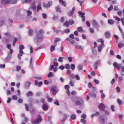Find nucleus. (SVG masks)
Masks as SVG:
<instances>
[{"label": "nucleus", "mask_w": 124, "mask_h": 124, "mask_svg": "<svg viewBox=\"0 0 124 124\" xmlns=\"http://www.w3.org/2000/svg\"><path fill=\"white\" fill-rule=\"evenodd\" d=\"M75 47L77 49H79L81 48L82 50H83V46H80L78 45H75Z\"/></svg>", "instance_id": "25"}, {"label": "nucleus", "mask_w": 124, "mask_h": 124, "mask_svg": "<svg viewBox=\"0 0 124 124\" xmlns=\"http://www.w3.org/2000/svg\"><path fill=\"white\" fill-rule=\"evenodd\" d=\"M83 65L82 64L79 65L77 67V68L79 70H82L83 68Z\"/></svg>", "instance_id": "23"}, {"label": "nucleus", "mask_w": 124, "mask_h": 124, "mask_svg": "<svg viewBox=\"0 0 124 124\" xmlns=\"http://www.w3.org/2000/svg\"><path fill=\"white\" fill-rule=\"evenodd\" d=\"M12 98L14 100H16L17 99V97L16 95H13L12 96Z\"/></svg>", "instance_id": "61"}, {"label": "nucleus", "mask_w": 124, "mask_h": 124, "mask_svg": "<svg viewBox=\"0 0 124 124\" xmlns=\"http://www.w3.org/2000/svg\"><path fill=\"white\" fill-rule=\"evenodd\" d=\"M41 7L40 5L39 4L37 7V10H36V12L38 11L39 10L41 9Z\"/></svg>", "instance_id": "44"}, {"label": "nucleus", "mask_w": 124, "mask_h": 124, "mask_svg": "<svg viewBox=\"0 0 124 124\" xmlns=\"http://www.w3.org/2000/svg\"><path fill=\"white\" fill-rule=\"evenodd\" d=\"M31 8L33 9V11L35 13L36 12V6L34 4L32 3L31 4Z\"/></svg>", "instance_id": "19"}, {"label": "nucleus", "mask_w": 124, "mask_h": 124, "mask_svg": "<svg viewBox=\"0 0 124 124\" xmlns=\"http://www.w3.org/2000/svg\"><path fill=\"white\" fill-rule=\"evenodd\" d=\"M117 101L119 105H120L123 103L122 101L119 98H118L117 99Z\"/></svg>", "instance_id": "34"}, {"label": "nucleus", "mask_w": 124, "mask_h": 124, "mask_svg": "<svg viewBox=\"0 0 124 124\" xmlns=\"http://www.w3.org/2000/svg\"><path fill=\"white\" fill-rule=\"evenodd\" d=\"M26 95L27 96H31L32 95L33 93L31 92L30 91L27 93Z\"/></svg>", "instance_id": "26"}, {"label": "nucleus", "mask_w": 124, "mask_h": 124, "mask_svg": "<svg viewBox=\"0 0 124 124\" xmlns=\"http://www.w3.org/2000/svg\"><path fill=\"white\" fill-rule=\"evenodd\" d=\"M97 41L99 42H100L101 43V44H102V45H104V41L102 39H99L97 40Z\"/></svg>", "instance_id": "40"}, {"label": "nucleus", "mask_w": 124, "mask_h": 124, "mask_svg": "<svg viewBox=\"0 0 124 124\" xmlns=\"http://www.w3.org/2000/svg\"><path fill=\"white\" fill-rule=\"evenodd\" d=\"M121 21L123 25L124 26V19L123 18H121Z\"/></svg>", "instance_id": "64"}, {"label": "nucleus", "mask_w": 124, "mask_h": 124, "mask_svg": "<svg viewBox=\"0 0 124 124\" xmlns=\"http://www.w3.org/2000/svg\"><path fill=\"white\" fill-rule=\"evenodd\" d=\"M75 77L76 78V79L77 80H79L80 78L78 75H76L75 76Z\"/></svg>", "instance_id": "47"}, {"label": "nucleus", "mask_w": 124, "mask_h": 124, "mask_svg": "<svg viewBox=\"0 0 124 124\" xmlns=\"http://www.w3.org/2000/svg\"><path fill=\"white\" fill-rule=\"evenodd\" d=\"M33 32V31L32 29H30L28 31V34L30 35H32V33Z\"/></svg>", "instance_id": "38"}, {"label": "nucleus", "mask_w": 124, "mask_h": 124, "mask_svg": "<svg viewBox=\"0 0 124 124\" xmlns=\"http://www.w3.org/2000/svg\"><path fill=\"white\" fill-rule=\"evenodd\" d=\"M53 30L56 33H58L61 31L60 30H58L56 29L55 27L53 28Z\"/></svg>", "instance_id": "28"}, {"label": "nucleus", "mask_w": 124, "mask_h": 124, "mask_svg": "<svg viewBox=\"0 0 124 124\" xmlns=\"http://www.w3.org/2000/svg\"><path fill=\"white\" fill-rule=\"evenodd\" d=\"M75 65L74 64H72L70 65V68L73 70L75 69Z\"/></svg>", "instance_id": "31"}, {"label": "nucleus", "mask_w": 124, "mask_h": 124, "mask_svg": "<svg viewBox=\"0 0 124 124\" xmlns=\"http://www.w3.org/2000/svg\"><path fill=\"white\" fill-rule=\"evenodd\" d=\"M31 83L29 81L26 82L25 83V87L26 88H28L30 86Z\"/></svg>", "instance_id": "16"}, {"label": "nucleus", "mask_w": 124, "mask_h": 124, "mask_svg": "<svg viewBox=\"0 0 124 124\" xmlns=\"http://www.w3.org/2000/svg\"><path fill=\"white\" fill-rule=\"evenodd\" d=\"M56 45H52L50 48V51L51 52H52L54 51L55 49V47Z\"/></svg>", "instance_id": "18"}, {"label": "nucleus", "mask_w": 124, "mask_h": 124, "mask_svg": "<svg viewBox=\"0 0 124 124\" xmlns=\"http://www.w3.org/2000/svg\"><path fill=\"white\" fill-rule=\"evenodd\" d=\"M118 79L119 82H122L123 80V78L122 77H119L118 78Z\"/></svg>", "instance_id": "52"}, {"label": "nucleus", "mask_w": 124, "mask_h": 124, "mask_svg": "<svg viewBox=\"0 0 124 124\" xmlns=\"http://www.w3.org/2000/svg\"><path fill=\"white\" fill-rule=\"evenodd\" d=\"M114 21L111 19H109L108 20V23L110 25H112L114 23Z\"/></svg>", "instance_id": "20"}, {"label": "nucleus", "mask_w": 124, "mask_h": 124, "mask_svg": "<svg viewBox=\"0 0 124 124\" xmlns=\"http://www.w3.org/2000/svg\"><path fill=\"white\" fill-rule=\"evenodd\" d=\"M69 24L72 25L74 23V21L72 20H70L68 21Z\"/></svg>", "instance_id": "37"}, {"label": "nucleus", "mask_w": 124, "mask_h": 124, "mask_svg": "<svg viewBox=\"0 0 124 124\" xmlns=\"http://www.w3.org/2000/svg\"><path fill=\"white\" fill-rule=\"evenodd\" d=\"M75 77L74 76V75L73 74H72L70 75L69 77V78L70 79V78H74Z\"/></svg>", "instance_id": "56"}, {"label": "nucleus", "mask_w": 124, "mask_h": 124, "mask_svg": "<svg viewBox=\"0 0 124 124\" xmlns=\"http://www.w3.org/2000/svg\"><path fill=\"white\" fill-rule=\"evenodd\" d=\"M104 35L106 38H109L111 37L110 32L109 31L106 32L104 33Z\"/></svg>", "instance_id": "14"}, {"label": "nucleus", "mask_w": 124, "mask_h": 124, "mask_svg": "<svg viewBox=\"0 0 124 124\" xmlns=\"http://www.w3.org/2000/svg\"><path fill=\"white\" fill-rule=\"evenodd\" d=\"M100 122L102 124H104L105 123V120L106 119L107 120V117H103L102 116H100Z\"/></svg>", "instance_id": "11"}, {"label": "nucleus", "mask_w": 124, "mask_h": 124, "mask_svg": "<svg viewBox=\"0 0 124 124\" xmlns=\"http://www.w3.org/2000/svg\"><path fill=\"white\" fill-rule=\"evenodd\" d=\"M28 46L30 48V53H31L33 52V50L32 49V47L30 45H28Z\"/></svg>", "instance_id": "55"}, {"label": "nucleus", "mask_w": 124, "mask_h": 124, "mask_svg": "<svg viewBox=\"0 0 124 124\" xmlns=\"http://www.w3.org/2000/svg\"><path fill=\"white\" fill-rule=\"evenodd\" d=\"M59 2L61 3V4L64 7H66V4L65 1H63L62 0H59Z\"/></svg>", "instance_id": "22"}, {"label": "nucleus", "mask_w": 124, "mask_h": 124, "mask_svg": "<svg viewBox=\"0 0 124 124\" xmlns=\"http://www.w3.org/2000/svg\"><path fill=\"white\" fill-rule=\"evenodd\" d=\"M113 65L114 67L117 68V69L119 70L121 68V70L122 72L124 73V66L121 67L122 65L121 64H118L116 62H114L113 63Z\"/></svg>", "instance_id": "1"}, {"label": "nucleus", "mask_w": 124, "mask_h": 124, "mask_svg": "<svg viewBox=\"0 0 124 124\" xmlns=\"http://www.w3.org/2000/svg\"><path fill=\"white\" fill-rule=\"evenodd\" d=\"M17 40V38H15L14 39V40L13 41V42L12 44V45L13 46H14L16 43V42Z\"/></svg>", "instance_id": "48"}, {"label": "nucleus", "mask_w": 124, "mask_h": 124, "mask_svg": "<svg viewBox=\"0 0 124 124\" xmlns=\"http://www.w3.org/2000/svg\"><path fill=\"white\" fill-rule=\"evenodd\" d=\"M80 122L81 123H83L84 124H86V121L84 119H81L80 120Z\"/></svg>", "instance_id": "53"}, {"label": "nucleus", "mask_w": 124, "mask_h": 124, "mask_svg": "<svg viewBox=\"0 0 124 124\" xmlns=\"http://www.w3.org/2000/svg\"><path fill=\"white\" fill-rule=\"evenodd\" d=\"M42 108L44 110H45L47 109V107L45 104H44L43 105Z\"/></svg>", "instance_id": "27"}, {"label": "nucleus", "mask_w": 124, "mask_h": 124, "mask_svg": "<svg viewBox=\"0 0 124 124\" xmlns=\"http://www.w3.org/2000/svg\"><path fill=\"white\" fill-rule=\"evenodd\" d=\"M76 98L77 101L75 102V104L78 105H82L83 103V99L81 97H77Z\"/></svg>", "instance_id": "4"}, {"label": "nucleus", "mask_w": 124, "mask_h": 124, "mask_svg": "<svg viewBox=\"0 0 124 124\" xmlns=\"http://www.w3.org/2000/svg\"><path fill=\"white\" fill-rule=\"evenodd\" d=\"M91 23L93 27L98 30L99 27V25L97 21L93 19L91 21Z\"/></svg>", "instance_id": "3"}, {"label": "nucleus", "mask_w": 124, "mask_h": 124, "mask_svg": "<svg viewBox=\"0 0 124 124\" xmlns=\"http://www.w3.org/2000/svg\"><path fill=\"white\" fill-rule=\"evenodd\" d=\"M59 68L60 70H63L65 68V67L63 65H61L59 67Z\"/></svg>", "instance_id": "60"}, {"label": "nucleus", "mask_w": 124, "mask_h": 124, "mask_svg": "<svg viewBox=\"0 0 124 124\" xmlns=\"http://www.w3.org/2000/svg\"><path fill=\"white\" fill-rule=\"evenodd\" d=\"M44 47H45L44 46V45H43L41 46H40L38 47H37L36 49L35 50L37 51L38 50L40 49H41L44 48Z\"/></svg>", "instance_id": "33"}, {"label": "nucleus", "mask_w": 124, "mask_h": 124, "mask_svg": "<svg viewBox=\"0 0 124 124\" xmlns=\"http://www.w3.org/2000/svg\"><path fill=\"white\" fill-rule=\"evenodd\" d=\"M37 35L40 34L42 35L43 33V31L42 29L40 30L38 32L36 31Z\"/></svg>", "instance_id": "24"}, {"label": "nucleus", "mask_w": 124, "mask_h": 124, "mask_svg": "<svg viewBox=\"0 0 124 124\" xmlns=\"http://www.w3.org/2000/svg\"><path fill=\"white\" fill-rule=\"evenodd\" d=\"M89 95L90 96L94 97H95L96 96V94L93 92H90L89 93Z\"/></svg>", "instance_id": "21"}, {"label": "nucleus", "mask_w": 124, "mask_h": 124, "mask_svg": "<svg viewBox=\"0 0 124 124\" xmlns=\"http://www.w3.org/2000/svg\"><path fill=\"white\" fill-rule=\"evenodd\" d=\"M4 23V20H0V26H1Z\"/></svg>", "instance_id": "42"}, {"label": "nucleus", "mask_w": 124, "mask_h": 124, "mask_svg": "<svg viewBox=\"0 0 124 124\" xmlns=\"http://www.w3.org/2000/svg\"><path fill=\"white\" fill-rule=\"evenodd\" d=\"M64 57H59L58 59L59 62H63V59L64 58Z\"/></svg>", "instance_id": "35"}, {"label": "nucleus", "mask_w": 124, "mask_h": 124, "mask_svg": "<svg viewBox=\"0 0 124 124\" xmlns=\"http://www.w3.org/2000/svg\"><path fill=\"white\" fill-rule=\"evenodd\" d=\"M74 13L72 11H70L68 13V14L69 16H71Z\"/></svg>", "instance_id": "46"}, {"label": "nucleus", "mask_w": 124, "mask_h": 124, "mask_svg": "<svg viewBox=\"0 0 124 124\" xmlns=\"http://www.w3.org/2000/svg\"><path fill=\"white\" fill-rule=\"evenodd\" d=\"M118 47L119 48H120L123 47L124 46V44L122 43H119L118 44Z\"/></svg>", "instance_id": "36"}, {"label": "nucleus", "mask_w": 124, "mask_h": 124, "mask_svg": "<svg viewBox=\"0 0 124 124\" xmlns=\"http://www.w3.org/2000/svg\"><path fill=\"white\" fill-rule=\"evenodd\" d=\"M11 0H2L1 1L2 3L3 4H8L11 1Z\"/></svg>", "instance_id": "15"}, {"label": "nucleus", "mask_w": 124, "mask_h": 124, "mask_svg": "<svg viewBox=\"0 0 124 124\" xmlns=\"http://www.w3.org/2000/svg\"><path fill=\"white\" fill-rule=\"evenodd\" d=\"M24 46L23 45H20L19 46V49H20L19 50H21L22 51V50L24 48Z\"/></svg>", "instance_id": "43"}, {"label": "nucleus", "mask_w": 124, "mask_h": 124, "mask_svg": "<svg viewBox=\"0 0 124 124\" xmlns=\"http://www.w3.org/2000/svg\"><path fill=\"white\" fill-rule=\"evenodd\" d=\"M42 119L41 116L39 115H38L37 118L33 121H32V124H38L42 121Z\"/></svg>", "instance_id": "2"}, {"label": "nucleus", "mask_w": 124, "mask_h": 124, "mask_svg": "<svg viewBox=\"0 0 124 124\" xmlns=\"http://www.w3.org/2000/svg\"><path fill=\"white\" fill-rule=\"evenodd\" d=\"M78 13L80 15V16L82 17V21H84L85 20V17L84 16L85 14L80 11L78 12Z\"/></svg>", "instance_id": "9"}, {"label": "nucleus", "mask_w": 124, "mask_h": 124, "mask_svg": "<svg viewBox=\"0 0 124 124\" xmlns=\"http://www.w3.org/2000/svg\"><path fill=\"white\" fill-rule=\"evenodd\" d=\"M101 62L100 60H98L94 63L93 65V66L95 69H96L97 68L98 66V64L100 63Z\"/></svg>", "instance_id": "7"}, {"label": "nucleus", "mask_w": 124, "mask_h": 124, "mask_svg": "<svg viewBox=\"0 0 124 124\" xmlns=\"http://www.w3.org/2000/svg\"><path fill=\"white\" fill-rule=\"evenodd\" d=\"M6 47L8 49H11V46L9 44H7V45Z\"/></svg>", "instance_id": "58"}, {"label": "nucleus", "mask_w": 124, "mask_h": 124, "mask_svg": "<svg viewBox=\"0 0 124 124\" xmlns=\"http://www.w3.org/2000/svg\"><path fill=\"white\" fill-rule=\"evenodd\" d=\"M60 41V39L59 38H56L55 39L54 41V43L56 44L57 42Z\"/></svg>", "instance_id": "54"}, {"label": "nucleus", "mask_w": 124, "mask_h": 124, "mask_svg": "<svg viewBox=\"0 0 124 124\" xmlns=\"http://www.w3.org/2000/svg\"><path fill=\"white\" fill-rule=\"evenodd\" d=\"M30 112L32 114H34L36 112V111L34 108H32Z\"/></svg>", "instance_id": "49"}, {"label": "nucleus", "mask_w": 124, "mask_h": 124, "mask_svg": "<svg viewBox=\"0 0 124 124\" xmlns=\"http://www.w3.org/2000/svg\"><path fill=\"white\" fill-rule=\"evenodd\" d=\"M47 99L50 102H51L53 101V99L49 97L48 95L47 96Z\"/></svg>", "instance_id": "39"}, {"label": "nucleus", "mask_w": 124, "mask_h": 124, "mask_svg": "<svg viewBox=\"0 0 124 124\" xmlns=\"http://www.w3.org/2000/svg\"><path fill=\"white\" fill-rule=\"evenodd\" d=\"M51 90L53 93V95H55L58 92V88L56 86H53L51 88Z\"/></svg>", "instance_id": "5"}, {"label": "nucleus", "mask_w": 124, "mask_h": 124, "mask_svg": "<svg viewBox=\"0 0 124 124\" xmlns=\"http://www.w3.org/2000/svg\"><path fill=\"white\" fill-rule=\"evenodd\" d=\"M53 74L52 72H50L48 74V77L49 78L53 76Z\"/></svg>", "instance_id": "41"}, {"label": "nucleus", "mask_w": 124, "mask_h": 124, "mask_svg": "<svg viewBox=\"0 0 124 124\" xmlns=\"http://www.w3.org/2000/svg\"><path fill=\"white\" fill-rule=\"evenodd\" d=\"M63 25L64 26H67L68 27L69 26V24L68 22L66 21L64 23Z\"/></svg>", "instance_id": "30"}, {"label": "nucleus", "mask_w": 124, "mask_h": 124, "mask_svg": "<svg viewBox=\"0 0 124 124\" xmlns=\"http://www.w3.org/2000/svg\"><path fill=\"white\" fill-rule=\"evenodd\" d=\"M43 37L42 35H37L36 36V39L38 42H40L42 41Z\"/></svg>", "instance_id": "6"}, {"label": "nucleus", "mask_w": 124, "mask_h": 124, "mask_svg": "<svg viewBox=\"0 0 124 124\" xmlns=\"http://www.w3.org/2000/svg\"><path fill=\"white\" fill-rule=\"evenodd\" d=\"M23 54V51L19 50V53L17 54V57L19 60L21 59V57L22 56Z\"/></svg>", "instance_id": "13"}, {"label": "nucleus", "mask_w": 124, "mask_h": 124, "mask_svg": "<svg viewBox=\"0 0 124 124\" xmlns=\"http://www.w3.org/2000/svg\"><path fill=\"white\" fill-rule=\"evenodd\" d=\"M64 67L66 69H69L70 68V65L68 64H65Z\"/></svg>", "instance_id": "45"}, {"label": "nucleus", "mask_w": 124, "mask_h": 124, "mask_svg": "<svg viewBox=\"0 0 124 124\" xmlns=\"http://www.w3.org/2000/svg\"><path fill=\"white\" fill-rule=\"evenodd\" d=\"M55 9L57 12H61V11L60 10V8L58 6L56 7H55Z\"/></svg>", "instance_id": "29"}, {"label": "nucleus", "mask_w": 124, "mask_h": 124, "mask_svg": "<svg viewBox=\"0 0 124 124\" xmlns=\"http://www.w3.org/2000/svg\"><path fill=\"white\" fill-rule=\"evenodd\" d=\"M77 30L79 32H81L82 30V27H80L77 28Z\"/></svg>", "instance_id": "50"}, {"label": "nucleus", "mask_w": 124, "mask_h": 124, "mask_svg": "<svg viewBox=\"0 0 124 124\" xmlns=\"http://www.w3.org/2000/svg\"><path fill=\"white\" fill-rule=\"evenodd\" d=\"M69 38L72 39H74V36L73 34H71L69 36Z\"/></svg>", "instance_id": "51"}, {"label": "nucleus", "mask_w": 124, "mask_h": 124, "mask_svg": "<svg viewBox=\"0 0 124 124\" xmlns=\"http://www.w3.org/2000/svg\"><path fill=\"white\" fill-rule=\"evenodd\" d=\"M11 56L12 55L10 54L8 52L7 56L5 59V61L6 62H9L11 59Z\"/></svg>", "instance_id": "10"}, {"label": "nucleus", "mask_w": 124, "mask_h": 124, "mask_svg": "<svg viewBox=\"0 0 124 124\" xmlns=\"http://www.w3.org/2000/svg\"><path fill=\"white\" fill-rule=\"evenodd\" d=\"M65 88L66 89L68 90L70 88V87L68 85H66L64 86Z\"/></svg>", "instance_id": "63"}, {"label": "nucleus", "mask_w": 124, "mask_h": 124, "mask_svg": "<svg viewBox=\"0 0 124 124\" xmlns=\"http://www.w3.org/2000/svg\"><path fill=\"white\" fill-rule=\"evenodd\" d=\"M52 4V2L51 1H49L48 2L47 4L43 3V5L44 8H47L51 5Z\"/></svg>", "instance_id": "12"}, {"label": "nucleus", "mask_w": 124, "mask_h": 124, "mask_svg": "<svg viewBox=\"0 0 124 124\" xmlns=\"http://www.w3.org/2000/svg\"><path fill=\"white\" fill-rule=\"evenodd\" d=\"M104 46V45L101 44L98 47V51L99 52H101Z\"/></svg>", "instance_id": "17"}, {"label": "nucleus", "mask_w": 124, "mask_h": 124, "mask_svg": "<svg viewBox=\"0 0 124 124\" xmlns=\"http://www.w3.org/2000/svg\"><path fill=\"white\" fill-rule=\"evenodd\" d=\"M58 18V16H54L53 17V19L54 20H55L57 19Z\"/></svg>", "instance_id": "57"}, {"label": "nucleus", "mask_w": 124, "mask_h": 124, "mask_svg": "<svg viewBox=\"0 0 124 124\" xmlns=\"http://www.w3.org/2000/svg\"><path fill=\"white\" fill-rule=\"evenodd\" d=\"M70 117L71 119H75L76 118V116L74 114H72L71 115Z\"/></svg>", "instance_id": "32"}, {"label": "nucleus", "mask_w": 124, "mask_h": 124, "mask_svg": "<svg viewBox=\"0 0 124 124\" xmlns=\"http://www.w3.org/2000/svg\"><path fill=\"white\" fill-rule=\"evenodd\" d=\"M16 70L19 71L21 70V67L19 66H17L16 67Z\"/></svg>", "instance_id": "62"}, {"label": "nucleus", "mask_w": 124, "mask_h": 124, "mask_svg": "<svg viewBox=\"0 0 124 124\" xmlns=\"http://www.w3.org/2000/svg\"><path fill=\"white\" fill-rule=\"evenodd\" d=\"M113 9V7L112 5H111L110 7L108 8V11H111Z\"/></svg>", "instance_id": "59"}, {"label": "nucleus", "mask_w": 124, "mask_h": 124, "mask_svg": "<svg viewBox=\"0 0 124 124\" xmlns=\"http://www.w3.org/2000/svg\"><path fill=\"white\" fill-rule=\"evenodd\" d=\"M98 107L100 110L101 111H104V109L105 108V106L103 103L99 104Z\"/></svg>", "instance_id": "8"}]
</instances>
